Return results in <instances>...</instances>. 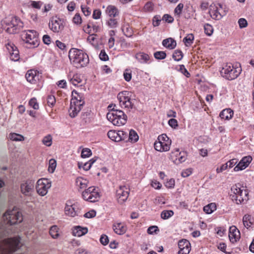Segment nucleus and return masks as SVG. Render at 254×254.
<instances>
[{
  "mask_svg": "<svg viewBox=\"0 0 254 254\" xmlns=\"http://www.w3.org/2000/svg\"><path fill=\"white\" fill-rule=\"evenodd\" d=\"M41 77V73L34 69L28 70L25 75L27 80L32 84H36L40 80Z\"/></svg>",
  "mask_w": 254,
  "mask_h": 254,
  "instance_id": "obj_18",
  "label": "nucleus"
},
{
  "mask_svg": "<svg viewBox=\"0 0 254 254\" xmlns=\"http://www.w3.org/2000/svg\"><path fill=\"white\" fill-rule=\"evenodd\" d=\"M64 212L66 215L71 217H74L77 215L75 205L73 204H68L66 203L64 208Z\"/></svg>",
  "mask_w": 254,
  "mask_h": 254,
  "instance_id": "obj_30",
  "label": "nucleus"
},
{
  "mask_svg": "<svg viewBox=\"0 0 254 254\" xmlns=\"http://www.w3.org/2000/svg\"><path fill=\"white\" fill-rule=\"evenodd\" d=\"M81 10L85 16H87L90 15L91 10L89 7L86 5H81Z\"/></svg>",
  "mask_w": 254,
  "mask_h": 254,
  "instance_id": "obj_56",
  "label": "nucleus"
},
{
  "mask_svg": "<svg viewBox=\"0 0 254 254\" xmlns=\"http://www.w3.org/2000/svg\"><path fill=\"white\" fill-rule=\"evenodd\" d=\"M107 114V119L114 126H121L127 123V116L123 111L117 109H111Z\"/></svg>",
  "mask_w": 254,
  "mask_h": 254,
  "instance_id": "obj_4",
  "label": "nucleus"
},
{
  "mask_svg": "<svg viewBox=\"0 0 254 254\" xmlns=\"http://www.w3.org/2000/svg\"><path fill=\"white\" fill-rule=\"evenodd\" d=\"M192 173V169L191 168H188L182 171L181 175L184 178H186L190 176Z\"/></svg>",
  "mask_w": 254,
  "mask_h": 254,
  "instance_id": "obj_63",
  "label": "nucleus"
},
{
  "mask_svg": "<svg viewBox=\"0 0 254 254\" xmlns=\"http://www.w3.org/2000/svg\"><path fill=\"white\" fill-rule=\"evenodd\" d=\"M9 138L11 140L15 141H20L24 140V137L23 135L16 133H10Z\"/></svg>",
  "mask_w": 254,
  "mask_h": 254,
  "instance_id": "obj_40",
  "label": "nucleus"
},
{
  "mask_svg": "<svg viewBox=\"0 0 254 254\" xmlns=\"http://www.w3.org/2000/svg\"><path fill=\"white\" fill-rule=\"evenodd\" d=\"M108 136L113 141L119 142L121 141L120 137L118 136V131L111 130L107 133Z\"/></svg>",
  "mask_w": 254,
  "mask_h": 254,
  "instance_id": "obj_38",
  "label": "nucleus"
},
{
  "mask_svg": "<svg viewBox=\"0 0 254 254\" xmlns=\"http://www.w3.org/2000/svg\"><path fill=\"white\" fill-rule=\"evenodd\" d=\"M183 7L184 4L181 3H179L174 10L175 13L180 16L182 13Z\"/></svg>",
  "mask_w": 254,
  "mask_h": 254,
  "instance_id": "obj_58",
  "label": "nucleus"
},
{
  "mask_svg": "<svg viewBox=\"0 0 254 254\" xmlns=\"http://www.w3.org/2000/svg\"><path fill=\"white\" fill-rule=\"evenodd\" d=\"M129 195V190L126 186H120L116 191V196L120 203L125 201Z\"/></svg>",
  "mask_w": 254,
  "mask_h": 254,
  "instance_id": "obj_19",
  "label": "nucleus"
},
{
  "mask_svg": "<svg viewBox=\"0 0 254 254\" xmlns=\"http://www.w3.org/2000/svg\"><path fill=\"white\" fill-rule=\"evenodd\" d=\"M178 247L180 249L178 254H189L191 250L190 244L186 239H182L179 241Z\"/></svg>",
  "mask_w": 254,
  "mask_h": 254,
  "instance_id": "obj_21",
  "label": "nucleus"
},
{
  "mask_svg": "<svg viewBox=\"0 0 254 254\" xmlns=\"http://www.w3.org/2000/svg\"><path fill=\"white\" fill-rule=\"evenodd\" d=\"M241 71L240 68L234 67L232 64L227 63L222 67L220 73L226 79L232 80L239 75Z\"/></svg>",
  "mask_w": 254,
  "mask_h": 254,
  "instance_id": "obj_9",
  "label": "nucleus"
},
{
  "mask_svg": "<svg viewBox=\"0 0 254 254\" xmlns=\"http://www.w3.org/2000/svg\"><path fill=\"white\" fill-rule=\"evenodd\" d=\"M20 247L19 237L5 239L0 243V254H12Z\"/></svg>",
  "mask_w": 254,
  "mask_h": 254,
  "instance_id": "obj_2",
  "label": "nucleus"
},
{
  "mask_svg": "<svg viewBox=\"0 0 254 254\" xmlns=\"http://www.w3.org/2000/svg\"><path fill=\"white\" fill-rule=\"evenodd\" d=\"M73 98L71 99V101H74L75 103L76 104H81V106H82L84 104V101H83V97L81 95L79 94L76 91H73L72 92Z\"/></svg>",
  "mask_w": 254,
  "mask_h": 254,
  "instance_id": "obj_32",
  "label": "nucleus"
},
{
  "mask_svg": "<svg viewBox=\"0 0 254 254\" xmlns=\"http://www.w3.org/2000/svg\"><path fill=\"white\" fill-rule=\"evenodd\" d=\"M106 24L110 28L115 29L118 26L119 21L118 19L116 17H109V18L106 20Z\"/></svg>",
  "mask_w": 254,
  "mask_h": 254,
  "instance_id": "obj_35",
  "label": "nucleus"
},
{
  "mask_svg": "<svg viewBox=\"0 0 254 254\" xmlns=\"http://www.w3.org/2000/svg\"><path fill=\"white\" fill-rule=\"evenodd\" d=\"M118 136L120 137L121 140H127L128 139V133L127 132L123 130L118 131Z\"/></svg>",
  "mask_w": 254,
  "mask_h": 254,
  "instance_id": "obj_54",
  "label": "nucleus"
},
{
  "mask_svg": "<svg viewBox=\"0 0 254 254\" xmlns=\"http://www.w3.org/2000/svg\"><path fill=\"white\" fill-rule=\"evenodd\" d=\"M204 32L208 36H210L213 33V28L209 24L207 23L204 25Z\"/></svg>",
  "mask_w": 254,
  "mask_h": 254,
  "instance_id": "obj_47",
  "label": "nucleus"
},
{
  "mask_svg": "<svg viewBox=\"0 0 254 254\" xmlns=\"http://www.w3.org/2000/svg\"><path fill=\"white\" fill-rule=\"evenodd\" d=\"M105 13L109 17H116L119 14L118 8L112 5H109L107 7Z\"/></svg>",
  "mask_w": 254,
  "mask_h": 254,
  "instance_id": "obj_28",
  "label": "nucleus"
},
{
  "mask_svg": "<svg viewBox=\"0 0 254 254\" xmlns=\"http://www.w3.org/2000/svg\"><path fill=\"white\" fill-rule=\"evenodd\" d=\"M78 166L79 168L80 169L81 168H82L83 169V170H84L85 171L89 170L91 167V163H89L88 162H87L85 163H83L82 162H79L78 163Z\"/></svg>",
  "mask_w": 254,
  "mask_h": 254,
  "instance_id": "obj_52",
  "label": "nucleus"
},
{
  "mask_svg": "<svg viewBox=\"0 0 254 254\" xmlns=\"http://www.w3.org/2000/svg\"><path fill=\"white\" fill-rule=\"evenodd\" d=\"M68 78L70 83L75 86H82L85 84L83 76L78 74H74L71 77L69 76Z\"/></svg>",
  "mask_w": 254,
  "mask_h": 254,
  "instance_id": "obj_24",
  "label": "nucleus"
},
{
  "mask_svg": "<svg viewBox=\"0 0 254 254\" xmlns=\"http://www.w3.org/2000/svg\"><path fill=\"white\" fill-rule=\"evenodd\" d=\"M162 45L164 47L170 50L175 48L177 46L176 41L172 38H167L162 41Z\"/></svg>",
  "mask_w": 254,
  "mask_h": 254,
  "instance_id": "obj_29",
  "label": "nucleus"
},
{
  "mask_svg": "<svg viewBox=\"0 0 254 254\" xmlns=\"http://www.w3.org/2000/svg\"><path fill=\"white\" fill-rule=\"evenodd\" d=\"M172 141L166 134L158 136L157 140L154 142V146L155 150L160 152H165L169 150Z\"/></svg>",
  "mask_w": 254,
  "mask_h": 254,
  "instance_id": "obj_10",
  "label": "nucleus"
},
{
  "mask_svg": "<svg viewBox=\"0 0 254 254\" xmlns=\"http://www.w3.org/2000/svg\"><path fill=\"white\" fill-rule=\"evenodd\" d=\"M58 228L56 225L52 226L49 230V233L51 237L54 239L57 238L59 236V234L58 233Z\"/></svg>",
  "mask_w": 254,
  "mask_h": 254,
  "instance_id": "obj_41",
  "label": "nucleus"
},
{
  "mask_svg": "<svg viewBox=\"0 0 254 254\" xmlns=\"http://www.w3.org/2000/svg\"><path fill=\"white\" fill-rule=\"evenodd\" d=\"M56 103V99L54 96L49 95L47 98V103L49 106H54Z\"/></svg>",
  "mask_w": 254,
  "mask_h": 254,
  "instance_id": "obj_59",
  "label": "nucleus"
},
{
  "mask_svg": "<svg viewBox=\"0 0 254 254\" xmlns=\"http://www.w3.org/2000/svg\"><path fill=\"white\" fill-rule=\"evenodd\" d=\"M92 154V152H91V151L90 149L89 148H84L82 152H81V157L82 158H86V157H89V156H90Z\"/></svg>",
  "mask_w": 254,
  "mask_h": 254,
  "instance_id": "obj_53",
  "label": "nucleus"
},
{
  "mask_svg": "<svg viewBox=\"0 0 254 254\" xmlns=\"http://www.w3.org/2000/svg\"><path fill=\"white\" fill-rule=\"evenodd\" d=\"M22 39L29 48L37 47L39 44L38 33L34 30L24 31L21 34Z\"/></svg>",
  "mask_w": 254,
  "mask_h": 254,
  "instance_id": "obj_8",
  "label": "nucleus"
},
{
  "mask_svg": "<svg viewBox=\"0 0 254 254\" xmlns=\"http://www.w3.org/2000/svg\"><path fill=\"white\" fill-rule=\"evenodd\" d=\"M2 26L7 33L13 34L20 31L23 27V23L18 17L11 16L5 18Z\"/></svg>",
  "mask_w": 254,
  "mask_h": 254,
  "instance_id": "obj_3",
  "label": "nucleus"
},
{
  "mask_svg": "<svg viewBox=\"0 0 254 254\" xmlns=\"http://www.w3.org/2000/svg\"><path fill=\"white\" fill-rule=\"evenodd\" d=\"M57 167V161L54 159H51L49 160L48 171L53 173Z\"/></svg>",
  "mask_w": 254,
  "mask_h": 254,
  "instance_id": "obj_46",
  "label": "nucleus"
},
{
  "mask_svg": "<svg viewBox=\"0 0 254 254\" xmlns=\"http://www.w3.org/2000/svg\"><path fill=\"white\" fill-rule=\"evenodd\" d=\"M131 142H136L138 140V136L136 132L133 130L129 131V135L128 134V139Z\"/></svg>",
  "mask_w": 254,
  "mask_h": 254,
  "instance_id": "obj_44",
  "label": "nucleus"
},
{
  "mask_svg": "<svg viewBox=\"0 0 254 254\" xmlns=\"http://www.w3.org/2000/svg\"><path fill=\"white\" fill-rule=\"evenodd\" d=\"M81 104H76L74 101H71L69 109V116L71 118H74L81 109Z\"/></svg>",
  "mask_w": 254,
  "mask_h": 254,
  "instance_id": "obj_25",
  "label": "nucleus"
},
{
  "mask_svg": "<svg viewBox=\"0 0 254 254\" xmlns=\"http://www.w3.org/2000/svg\"><path fill=\"white\" fill-rule=\"evenodd\" d=\"M230 197L233 202L239 204L248 200V192L247 190L242 189L239 184L235 185L231 189Z\"/></svg>",
  "mask_w": 254,
  "mask_h": 254,
  "instance_id": "obj_7",
  "label": "nucleus"
},
{
  "mask_svg": "<svg viewBox=\"0 0 254 254\" xmlns=\"http://www.w3.org/2000/svg\"><path fill=\"white\" fill-rule=\"evenodd\" d=\"M216 209V205L214 203H211L203 207V211L207 214H211Z\"/></svg>",
  "mask_w": 254,
  "mask_h": 254,
  "instance_id": "obj_39",
  "label": "nucleus"
},
{
  "mask_svg": "<svg viewBox=\"0 0 254 254\" xmlns=\"http://www.w3.org/2000/svg\"><path fill=\"white\" fill-rule=\"evenodd\" d=\"M4 222L9 225H13L21 223L23 221L21 213L16 208L9 209L3 214Z\"/></svg>",
  "mask_w": 254,
  "mask_h": 254,
  "instance_id": "obj_5",
  "label": "nucleus"
},
{
  "mask_svg": "<svg viewBox=\"0 0 254 254\" xmlns=\"http://www.w3.org/2000/svg\"><path fill=\"white\" fill-rule=\"evenodd\" d=\"M130 96L129 91H123L120 92L117 96L121 107L129 111L134 107L133 100L131 99Z\"/></svg>",
  "mask_w": 254,
  "mask_h": 254,
  "instance_id": "obj_11",
  "label": "nucleus"
},
{
  "mask_svg": "<svg viewBox=\"0 0 254 254\" xmlns=\"http://www.w3.org/2000/svg\"><path fill=\"white\" fill-rule=\"evenodd\" d=\"M230 197L233 202L239 204L248 200V192L247 190L242 189L239 184L235 185L231 189Z\"/></svg>",
  "mask_w": 254,
  "mask_h": 254,
  "instance_id": "obj_6",
  "label": "nucleus"
},
{
  "mask_svg": "<svg viewBox=\"0 0 254 254\" xmlns=\"http://www.w3.org/2000/svg\"><path fill=\"white\" fill-rule=\"evenodd\" d=\"M159 230L158 228L156 226H152L149 227L147 229V233L149 234H153V233H156Z\"/></svg>",
  "mask_w": 254,
  "mask_h": 254,
  "instance_id": "obj_61",
  "label": "nucleus"
},
{
  "mask_svg": "<svg viewBox=\"0 0 254 254\" xmlns=\"http://www.w3.org/2000/svg\"><path fill=\"white\" fill-rule=\"evenodd\" d=\"M68 57L70 63L76 68L85 67L89 62L87 54L77 49H71L68 52Z\"/></svg>",
  "mask_w": 254,
  "mask_h": 254,
  "instance_id": "obj_1",
  "label": "nucleus"
},
{
  "mask_svg": "<svg viewBox=\"0 0 254 254\" xmlns=\"http://www.w3.org/2000/svg\"><path fill=\"white\" fill-rule=\"evenodd\" d=\"M135 58L141 64H147L150 60V57L148 54L141 52L136 54Z\"/></svg>",
  "mask_w": 254,
  "mask_h": 254,
  "instance_id": "obj_31",
  "label": "nucleus"
},
{
  "mask_svg": "<svg viewBox=\"0 0 254 254\" xmlns=\"http://www.w3.org/2000/svg\"><path fill=\"white\" fill-rule=\"evenodd\" d=\"M131 72L128 70H126L124 73V77L126 81H129L131 79Z\"/></svg>",
  "mask_w": 254,
  "mask_h": 254,
  "instance_id": "obj_64",
  "label": "nucleus"
},
{
  "mask_svg": "<svg viewBox=\"0 0 254 254\" xmlns=\"http://www.w3.org/2000/svg\"><path fill=\"white\" fill-rule=\"evenodd\" d=\"M171 157L174 163L178 165L186 161L187 155L185 152H180L179 149L177 148L172 152Z\"/></svg>",
  "mask_w": 254,
  "mask_h": 254,
  "instance_id": "obj_17",
  "label": "nucleus"
},
{
  "mask_svg": "<svg viewBox=\"0 0 254 254\" xmlns=\"http://www.w3.org/2000/svg\"><path fill=\"white\" fill-rule=\"evenodd\" d=\"M174 214V213L173 210H163L161 213V217L164 220L168 219L172 217Z\"/></svg>",
  "mask_w": 254,
  "mask_h": 254,
  "instance_id": "obj_43",
  "label": "nucleus"
},
{
  "mask_svg": "<svg viewBox=\"0 0 254 254\" xmlns=\"http://www.w3.org/2000/svg\"><path fill=\"white\" fill-rule=\"evenodd\" d=\"M88 232V228L86 227H81L80 226H76L72 229V234L76 237L82 236Z\"/></svg>",
  "mask_w": 254,
  "mask_h": 254,
  "instance_id": "obj_26",
  "label": "nucleus"
},
{
  "mask_svg": "<svg viewBox=\"0 0 254 254\" xmlns=\"http://www.w3.org/2000/svg\"><path fill=\"white\" fill-rule=\"evenodd\" d=\"M82 195L84 200L91 202H96L100 198L99 193L94 187H90L85 190Z\"/></svg>",
  "mask_w": 254,
  "mask_h": 254,
  "instance_id": "obj_13",
  "label": "nucleus"
},
{
  "mask_svg": "<svg viewBox=\"0 0 254 254\" xmlns=\"http://www.w3.org/2000/svg\"><path fill=\"white\" fill-rule=\"evenodd\" d=\"M51 187V182L48 179L42 178L38 180L36 188L39 195L45 196Z\"/></svg>",
  "mask_w": 254,
  "mask_h": 254,
  "instance_id": "obj_14",
  "label": "nucleus"
},
{
  "mask_svg": "<svg viewBox=\"0 0 254 254\" xmlns=\"http://www.w3.org/2000/svg\"><path fill=\"white\" fill-rule=\"evenodd\" d=\"M226 245L225 243H220L218 246V249L222 252L225 253L226 254H232L231 252H226Z\"/></svg>",
  "mask_w": 254,
  "mask_h": 254,
  "instance_id": "obj_60",
  "label": "nucleus"
},
{
  "mask_svg": "<svg viewBox=\"0 0 254 254\" xmlns=\"http://www.w3.org/2000/svg\"><path fill=\"white\" fill-rule=\"evenodd\" d=\"M253 160L251 156H247L242 158L238 164L234 168L235 171H239L246 169Z\"/></svg>",
  "mask_w": 254,
  "mask_h": 254,
  "instance_id": "obj_22",
  "label": "nucleus"
},
{
  "mask_svg": "<svg viewBox=\"0 0 254 254\" xmlns=\"http://www.w3.org/2000/svg\"><path fill=\"white\" fill-rule=\"evenodd\" d=\"M122 30L124 35L128 37H130L133 34L132 28L130 27L128 23L125 24L122 28Z\"/></svg>",
  "mask_w": 254,
  "mask_h": 254,
  "instance_id": "obj_37",
  "label": "nucleus"
},
{
  "mask_svg": "<svg viewBox=\"0 0 254 254\" xmlns=\"http://www.w3.org/2000/svg\"><path fill=\"white\" fill-rule=\"evenodd\" d=\"M154 56L157 60H163L166 57V54L164 51H157L154 53Z\"/></svg>",
  "mask_w": 254,
  "mask_h": 254,
  "instance_id": "obj_50",
  "label": "nucleus"
},
{
  "mask_svg": "<svg viewBox=\"0 0 254 254\" xmlns=\"http://www.w3.org/2000/svg\"><path fill=\"white\" fill-rule=\"evenodd\" d=\"M87 38V41L89 42L91 44L94 45V42L96 40V34L91 33Z\"/></svg>",
  "mask_w": 254,
  "mask_h": 254,
  "instance_id": "obj_62",
  "label": "nucleus"
},
{
  "mask_svg": "<svg viewBox=\"0 0 254 254\" xmlns=\"http://www.w3.org/2000/svg\"><path fill=\"white\" fill-rule=\"evenodd\" d=\"M29 105L34 109H38L39 108V105L37 102L36 98H32L29 102Z\"/></svg>",
  "mask_w": 254,
  "mask_h": 254,
  "instance_id": "obj_57",
  "label": "nucleus"
},
{
  "mask_svg": "<svg viewBox=\"0 0 254 254\" xmlns=\"http://www.w3.org/2000/svg\"><path fill=\"white\" fill-rule=\"evenodd\" d=\"M49 27L55 33L62 31L64 28L62 20L57 17H53L50 19Z\"/></svg>",
  "mask_w": 254,
  "mask_h": 254,
  "instance_id": "obj_16",
  "label": "nucleus"
},
{
  "mask_svg": "<svg viewBox=\"0 0 254 254\" xmlns=\"http://www.w3.org/2000/svg\"><path fill=\"white\" fill-rule=\"evenodd\" d=\"M183 57V52L181 50H176L173 54V58L176 61H181Z\"/></svg>",
  "mask_w": 254,
  "mask_h": 254,
  "instance_id": "obj_48",
  "label": "nucleus"
},
{
  "mask_svg": "<svg viewBox=\"0 0 254 254\" xmlns=\"http://www.w3.org/2000/svg\"><path fill=\"white\" fill-rule=\"evenodd\" d=\"M100 27L99 26L96 25L93 23H89L87 25L86 28H85L84 31L88 34L97 33L99 31Z\"/></svg>",
  "mask_w": 254,
  "mask_h": 254,
  "instance_id": "obj_33",
  "label": "nucleus"
},
{
  "mask_svg": "<svg viewBox=\"0 0 254 254\" xmlns=\"http://www.w3.org/2000/svg\"><path fill=\"white\" fill-rule=\"evenodd\" d=\"M35 181L28 179L23 181L20 186L21 193L26 197H30L34 191Z\"/></svg>",
  "mask_w": 254,
  "mask_h": 254,
  "instance_id": "obj_12",
  "label": "nucleus"
},
{
  "mask_svg": "<svg viewBox=\"0 0 254 254\" xmlns=\"http://www.w3.org/2000/svg\"><path fill=\"white\" fill-rule=\"evenodd\" d=\"M177 68L178 70L181 72L186 77H189L190 76V73L188 72L183 64L179 65L178 67Z\"/></svg>",
  "mask_w": 254,
  "mask_h": 254,
  "instance_id": "obj_51",
  "label": "nucleus"
},
{
  "mask_svg": "<svg viewBox=\"0 0 254 254\" xmlns=\"http://www.w3.org/2000/svg\"><path fill=\"white\" fill-rule=\"evenodd\" d=\"M43 143L47 146H50L52 144V137L51 135L49 134L45 136L42 139Z\"/></svg>",
  "mask_w": 254,
  "mask_h": 254,
  "instance_id": "obj_49",
  "label": "nucleus"
},
{
  "mask_svg": "<svg viewBox=\"0 0 254 254\" xmlns=\"http://www.w3.org/2000/svg\"><path fill=\"white\" fill-rule=\"evenodd\" d=\"M88 181L82 177H78L76 179V186L80 189H85L87 187Z\"/></svg>",
  "mask_w": 254,
  "mask_h": 254,
  "instance_id": "obj_36",
  "label": "nucleus"
},
{
  "mask_svg": "<svg viewBox=\"0 0 254 254\" xmlns=\"http://www.w3.org/2000/svg\"><path fill=\"white\" fill-rule=\"evenodd\" d=\"M6 48L10 55V59L15 62L18 61L19 55L17 47L13 43H8L6 45Z\"/></svg>",
  "mask_w": 254,
  "mask_h": 254,
  "instance_id": "obj_20",
  "label": "nucleus"
},
{
  "mask_svg": "<svg viewBox=\"0 0 254 254\" xmlns=\"http://www.w3.org/2000/svg\"><path fill=\"white\" fill-rule=\"evenodd\" d=\"M73 22L77 25H79L82 22V18L79 13H76L72 19Z\"/></svg>",
  "mask_w": 254,
  "mask_h": 254,
  "instance_id": "obj_55",
  "label": "nucleus"
},
{
  "mask_svg": "<svg viewBox=\"0 0 254 254\" xmlns=\"http://www.w3.org/2000/svg\"><path fill=\"white\" fill-rule=\"evenodd\" d=\"M211 17L215 20H220L226 14V11L221 4L211 5L209 11Z\"/></svg>",
  "mask_w": 254,
  "mask_h": 254,
  "instance_id": "obj_15",
  "label": "nucleus"
},
{
  "mask_svg": "<svg viewBox=\"0 0 254 254\" xmlns=\"http://www.w3.org/2000/svg\"><path fill=\"white\" fill-rule=\"evenodd\" d=\"M229 238L230 241L234 243L240 238V232L235 226H232L229 228Z\"/></svg>",
  "mask_w": 254,
  "mask_h": 254,
  "instance_id": "obj_23",
  "label": "nucleus"
},
{
  "mask_svg": "<svg viewBox=\"0 0 254 254\" xmlns=\"http://www.w3.org/2000/svg\"><path fill=\"white\" fill-rule=\"evenodd\" d=\"M251 216L249 215H245L243 218V222L244 226L249 228L252 224Z\"/></svg>",
  "mask_w": 254,
  "mask_h": 254,
  "instance_id": "obj_42",
  "label": "nucleus"
},
{
  "mask_svg": "<svg viewBox=\"0 0 254 254\" xmlns=\"http://www.w3.org/2000/svg\"><path fill=\"white\" fill-rule=\"evenodd\" d=\"M193 40V35L190 34L184 38L183 41L186 46H189L192 43Z\"/></svg>",
  "mask_w": 254,
  "mask_h": 254,
  "instance_id": "obj_45",
  "label": "nucleus"
},
{
  "mask_svg": "<svg viewBox=\"0 0 254 254\" xmlns=\"http://www.w3.org/2000/svg\"><path fill=\"white\" fill-rule=\"evenodd\" d=\"M114 232L118 235H123L127 231V227L124 223H116L113 226Z\"/></svg>",
  "mask_w": 254,
  "mask_h": 254,
  "instance_id": "obj_27",
  "label": "nucleus"
},
{
  "mask_svg": "<svg viewBox=\"0 0 254 254\" xmlns=\"http://www.w3.org/2000/svg\"><path fill=\"white\" fill-rule=\"evenodd\" d=\"M233 115V111L230 109H226L222 111L219 115L222 119L229 120L232 118Z\"/></svg>",
  "mask_w": 254,
  "mask_h": 254,
  "instance_id": "obj_34",
  "label": "nucleus"
}]
</instances>
